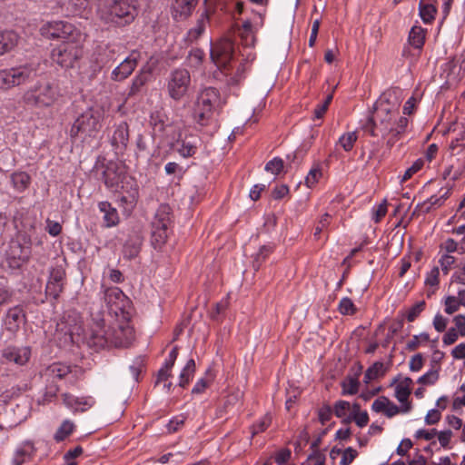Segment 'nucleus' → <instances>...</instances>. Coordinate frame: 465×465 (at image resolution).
<instances>
[{"label":"nucleus","instance_id":"45","mask_svg":"<svg viewBox=\"0 0 465 465\" xmlns=\"http://www.w3.org/2000/svg\"><path fill=\"white\" fill-rule=\"evenodd\" d=\"M437 12L436 7L431 4H425L423 0L420 3V15L422 21L426 24L432 22L435 18Z\"/></svg>","mask_w":465,"mask_h":465},{"label":"nucleus","instance_id":"33","mask_svg":"<svg viewBox=\"0 0 465 465\" xmlns=\"http://www.w3.org/2000/svg\"><path fill=\"white\" fill-rule=\"evenodd\" d=\"M412 384V380L409 377H405L400 381L395 387L394 396L402 405L406 404V402H410L408 399L411 393Z\"/></svg>","mask_w":465,"mask_h":465},{"label":"nucleus","instance_id":"37","mask_svg":"<svg viewBox=\"0 0 465 465\" xmlns=\"http://www.w3.org/2000/svg\"><path fill=\"white\" fill-rule=\"evenodd\" d=\"M72 30H63L60 39L64 41L62 43H83L85 39V35L76 28L72 24Z\"/></svg>","mask_w":465,"mask_h":465},{"label":"nucleus","instance_id":"61","mask_svg":"<svg viewBox=\"0 0 465 465\" xmlns=\"http://www.w3.org/2000/svg\"><path fill=\"white\" fill-rule=\"evenodd\" d=\"M389 401H390V399L385 396L379 397L378 399H376L373 401V403L371 405V410L377 413H380V412L384 413L386 407L389 404Z\"/></svg>","mask_w":465,"mask_h":465},{"label":"nucleus","instance_id":"13","mask_svg":"<svg viewBox=\"0 0 465 465\" xmlns=\"http://www.w3.org/2000/svg\"><path fill=\"white\" fill-rule=\"evenodd\" d=\"M200 138L197 135L179 132L176 140L171 143V148L183 157L193 156L198 148Z\"/></svg>","mask_w":465,"mask_h":465},{"label":"nucleus","instance_id":"41","mask_svg":"<svg viewBox=\"0 0 465 465\" xmlns=\"http://www.w3.org/2000/svg\"><path fill=\"white\" fill-rule=\"evenodd\" d=\"M11 181L16 191L23 192L30 184L31 178L26 173L19 172L12 174Z\"/></svg>","mask_w":465,"mask_h":465},{"label":"nucleus","instance_id":"35","mask_svg":"<svg viewBox=\"0 0 465 465\" xmlns=\"http://www.w3.org/2000/svg\"><path fill=\"white\" fill-rule=\"evenodd\" d=\"M208 22L209 16L207 13H203L197 19L196 25L188 31L186 35V41L189 43H193L194 41H196L204 32Z\"/></svg>","mask_w":465,"mask_h":465},{"label":"nucleus","instance_id":"64","mask_svg":"<svg viewBox=\"0 0 465 465\" xmlns=\"http://www.w3.org/2000/svg\"><path fill=\"white\" fill-rule=\"evenodd\" d=\"M357 454H358L357 451L355 450H353L352 448H351V447L347 448L342 453V457L340 461L341 465L351 464L353 461V460L356 458Z\"/></svg>","mask_w":465,"mask_h":465},{"label":"nucleus","instance_id":"15","mask_svg":"<svg viewBox=\"0 0 465 465\" xmlns=\"http://www.w3.org/2000/svg\"><path fill=\"white\" fill-rule=\"evenodd\" d=\"M140 59L141 53L137 50H133L129 55L114 69L111 78L117 82L126 79L134 72Z\"/></svg>","mask_w":465,"mask_h":465},{"label":"nucleus","instance_id":"44","mask_svg":"<svg viewBox=\"0 0 465 465\" xmlns=\"http://www.w3.org/2000/svg\"><path fill=\"white\" fill-rule=\"evenodd\" d=\"M360 382L357 377L348 376L341 382L343 395H354L359 391Z\"/></svg>","mask_w":465,"mask_h":465},{"label":"nucleus","instance_id":"12","mask_svg":"<svg viewBox=\"0 0 465 465\" xmlns=\"http://www.w3.org/2000/svg\"><path fill=\"white\" fill-rule=\"evenodd\" d=\"M10 88L33 81L37 75V64H26L7 69Z\"/></svg>","mask_w":465,"mask_h":465},{"label":"nucleus","instance_id":"14","mask_svg":"<svg viewBox=\"0 0 465 465\" xmlns=\"http://www.w3.org/2000/svg\"><path fill=\"white\" fill-rule=\"evenodd\" d=\"M104 302L108 308L109 313L118 315L123 312L129 301L124 293L118 287H111L104 291Z\"/></svg>","mask_w":465,"mask_h":465},{"label":"nucleus","instance_id":"47","mask_svg":"<svg viewBox=\"0 0 465 465\" xmlns=\"http://www.w3.org/2000/svg\"><path fill=\"white\" fill-rule=\"evenodd\" d=\"M357 139L358 135L356 132H348L340 137L338 143L344 151L350 152L353 148Z\"/></svg>","mask_w":465,"mask_h":465},{"label":"nucleus","instance_id":"2","mask_svg":"<svg viewBox=\"0 0 465 465\" xmlns=\"http://www.w3.org/2000/svg\"><path fill=\"white\" fill-rule=\"evenodd\" d=\"M136 0H102L96 9L98 19L111 27L131 25L138 15Z\"/></svg>","mask_w":465,"mask_h":465},{"label":"nucleus","instance_id":"10","mask_svg":"<svg viewBox=\"0 0 465 465\" xmlns=\"http://www.w3.org/2000/svg\"><path fill=\"white\" fill-rule=\"evenodd\" d=\"M234 44L229 37L222 38L211 48V58L220 68H225L232 59Z\"/></svg>","mask_w":465,"mask_h":465},{"label":"nucleus","instance_id":"48","mask_svg":"<svg viewBox=\"0 0 465 465\" xmlns=\"http://www.w3.org/2000/svg\"><path fill=\"white\" fill-rule=\"evenodd\" d=\"M74 429V424L69 420H64L61 426L58 428L54 434V440L56 441L64 440L67 436H69Z\"/></svg>","mask_w":465,"mask_h":465},{"label":"nucleus","instance_id":"7","mask_svg":"<svg viewBox=\"0 0 465 465\" xmlns=\"http://www.w3.org/2000/svg\"><path fill=\"white\" fill-rule=\"evenodd\" d=\"M191 76L186 69H176L169 76L167 90L171 98L179 101L183 98L190 87Z\"/></svg>","mask_w":465,"mask_h":465},{"label":"nucleus","instance_id":"16","mask_svg":"<svg viewBox=\"0 0 465 465\" xmlns=\"http://www.w3.org/2000/svg\"><path fill=\"white\" fill-rule=\"evenodd\" d=\"M58 3L69 15L87 17L91 12L89 0H59Z\"/></svg>","mask_w":465,"mask_h":465},{"label":"nucleus","instance_id":"58","mask_svg":"<svg viewBox=\"0 0 465 465\" xmlns=\"http://www.w3.org/2000/svg\"><path fill=\"white\" fill-rule=\"evenodd\" d=\"M455 262V257L450 254H444L440 257L439 262L444 274L449 273Z\"/></svg>","mask_w":465,"mask_h":465},{"label":"nucleus","instance_id":"34","mask_svg":"<svg viewBox=\"0 0 465 465\" xmlns=\"http://www.w3.org/2000/svg\"><path fill=\"white\" fill-rule=\"evenodd\" d=\"M213 112L214 111L210 109V107L201 106L199 103L195 102L193 117L198 124L206 126L212 120Z\"/></svg>","mask_w":465,"mask_h":465},{"label":"nucleus","instance_id":"42","mask_svg":"<svg viewBox=\"0 0 465 465\" xmlns=\"http://www.w3.org/2000/svg\"><path fill=\"white\" fill-rule=\"evenodd\" d=\"M168 228H153L152 227V244L155 249L161 248L168 238Z\"/></svg>","mask_w":465,"mask_h":465},{"label":"nucleus","instance_id":"19","mask_svg":"<svg viewBox=\"0 0 465 465\" xmlns=\"http://www.w3.org/2000/svg\"><path fill=\"white\" fill-rule=\"evenodd\" d=\"M62 399L64 404L74 412H84L94 404L92 397H75L70 393H63Z\"/></svg>","mask_w":465,"mask_h":465},{"label":"nucleus","instance_id":"4","mask_svg":"<svg viewBox=\"0 0 465 465\" xmlns=\"http://www.w3.org/2000/svg\"><path fill=\"white\" fill-rule=\"evenodd\" d=\"M104 116L103 107L93 106L88 108L78 115L74 122L70 130V137L72 139L80 138L83 141L88 138H95L102 127Z\"/></svg>","mask_w":465,"mask_h":465},{"label":"nucleus","instance_id":"46","mask_svg":"<svg viewBox=\"0 0 465 465\" xmlns=\"http://www.w3.org/2000/svg\"><path fill=\"white\" fill-rule=\"evenodd\" d=\"M412 406L411 402H406V404L401 407H398L391 401H389V404L386 407L384 415L388 418H392L399 413H408L411 411Z\"/></svg>","mask_w":465,"mask_h":465},{"label":"nucleus","instance_id":"5","mask_svg":"<svg viewBox=\"0 0 465 465\" xmlns=\"http://www.w3.org/2000/svg\"><path fill=\"white\" fill-rule=\"evenodd\" d=\"M81 43H61L52 51V59L64 68H72L82 56Z\"/></svg>","mask_w":465,"mask_h":465},{"label":"nucleus","instance_id":"18","mask_svg":"<svg viewBox=\"0 0 465 465\" xmlns=\"http://www.w3.org/2000/svg\"><path fill=\"white\" fill-rule=\"evenodd\" d=\"M64 276L65 272L62 268H54L50 272L49 280L46 284V294L56 299L63 291Z\"/></svg>","mask_w":465,"mask_h":465},{"label":"nucleus","instance_id":"50","mask_svg":"<svg viewBox=\"0 0 465 465\" xmlns=\"http://www.w3.org/2000/svg\"><path fill=\"white\" fill-rule=\"evenodd\" d=\"M439 380V371L437 369H431L427 371L424 375L420 376L418 382L422 385H432Z\"/></svg>","mask_w":465,"mask_h":465},{"label":"nucleus","instance_id":"26","mask_svg":"<svg viewBox=\"0 0 465 465\" xmlns=\"http://www.w3.org/2000/svg\"><path fill=\"white\" fill-rule=\"evenodd\" d=\"M25 319V313L20 307L10 309L6 314L5 324L8 331L15 332Z\"/></svg>","mask_w":465,"mask_h":465},{"label":"nucleus","instance_id":"32","mask_svg":"<svg viewBox=\"0 0 465 465\" xmlns=\"http://www.w3.org/2000/svg\"><path fill=\"white\" fill-rule=\"evenodd\" d=\"M72 24L64 21H53L42 27L44 35L51 38H60L63 30H72Z\"/></svg>","mask_w":465,"mask_h":465},{"label":"nucleus","instance_id":"56","mask_svg":"<svg viewBox=\"0 0 465 465\" xmlns=\"http://www.w3.org/2000/svg\"><path fill=\"white\" fill-rule=\"evenodd\" d=\"M204 56L203 51L198 48L191 50L188 55V61L191 66L197 67L201 64Z\"/></svg>","mask_w":465,"mask_h":465},{"label":"nucleus","instance_id":"62","mask_svg":"<svg viewBox=\"0 0 465 465\" xmlns=\"http://www.w3.org/2000/svg\"><path fill=\"white\" fill-rule=\"evenodd\" d=\"M422 166H423V161L420 159H419L415 163H413V164L405 171V173L402 176V179H401V183H404L407 180H409L410 178H411V176L414 173H416L418 171H420Z\"/></svg>","mask_w":465,"mask_h":465},{"label":"nucleus","instance_id":"23","mask_svg":"<svg viewBox=\"0 0 465 465\" xmlns=\"http://www.w3.org/2000/svg\"><path fill=\"white\" fill-rule=\"evenodd\" d=\"M197 0H174L173 15L175 19H184L192 14Z\"/></svg>","mask_w":465,"mask_h":465},{"label":"nucleus","instance_id":"51","mask_svg":"<svg viewBox=\"0 0 465 465\" xmlns=\"http://www.w3.org/2000/svg\"><path fill=\"white\" fill-rule=\"evenodd\" d=\"M272 418L269 414L264 415L257 423L252 427V436L264 431L271 424Z\"/></svg>","mask_w":465,"mask_h":465},{"label":"nucleus","instance_id":"6","mask_svg":"<svg viewBox=\"0 0 465 465\" xmlns=\"http://www.w3.org/2000/svg\"><path fill=\"white\" fill-rule=\"evenodd\" d=\"M402 101V91L400 88H393L385 91L374 104V115L400 114V106Z\"/></svg>","mask_w":465,"mask_h":465},{"label":"nucleus","instance_id":"49","mask_svg":"<svg viewBox=\"0 0 465 465\" xmlns=\"http://www.w3.org/2000/svg\"><path fill=\"white\" fill-rule=\"evenodd\" d=\"M339 312L344 315H352L356 312V308L352 301L345 297L340 301Z\"/></svg>","mask_w":465,"mask_h":465},{"label":"nucleus","instance_id":"9","mask_svg":"<svg viewBox=\"0 0 465 465\" xmlns=\"http://www.w3.org/2000/svg\"><path fill=\"white\" fill-rule=\"evenodd\" d=\"M24 98L25 103L30 105L50 106L56 98V91L50 84L46 83L27 91Z\"/></svg>","mask_w":465,"mask_h":465},{"label":"nucleus","instance_id":"54","mask_svg":"<svg viewBox=\"0 0 465 465\" xmlns=\"http://www.w3.org/2000/svg\"><path fill=\"white\" fill-rule=\"evenodd\" d=\"M322 174V170L318 165L315 167H312L310 170L307 176L305 177V184L307 185V187H309V188L312 187L319 181Z\"/></svg>","mask_w":465,"mask_h":465},{"label":"nucleus","instance_id":"43","mask_svg":"<svg viewBox=\"0 0 465 465\" xmlns=\"http://www.w3.org/2000/svg\"><path fill=\"white\" fill-rule=\"evenodd\" d=\"M194 371L195 361L193 359H190L180 374L179 386L184 388L189 383L190 380L193 378Z\"/></svg>","mask_w":465,"mask_h":465},{"label":"nucleus","instance_id":"57","mask_svg":"<svg viewBox=\"0 0 465 465\" xmlns=\"http://www.w3.org/2000/svg\"><path fill=\"white\" fill-rule=\"evenodd\" d=\"M388 203L387 200L384 199L381 204L377 206V208L373 209L372 213V220L378 223L386 215L388 211Z\"/></svg>","mask_w":465,"mask_h":465},{"label":"nucleus","instance_id":"63","mask_svg":"<svg viewBox=\"0 0 465 465\" xmlns=\"http://www.w3.org/2000/svg\"><path fill=\"white\" fill-rule=\"evenodd\" d=\"M350 409L351 405L348 401H338L334 405V413L337 417L342 418Z\"/></svg>","mask_w":465,"mask_h":465},{"label":"nucleus","instance_id":"8","mask_svg":"<svg viewBox=\"0 0 465 465\" xmlns=\"http://www.w3.org/2000/svg\"><path fill=\"white\" fill-rule=\"evenodd\" d=\"M69 373L70 368L60 362H54L45 370L43 377L46 381L45 397L47 401H51L56 396L59 391L57 381L64 379Z\"/></svg>","mask_w":465,"mask_h":465},{"label":"nucleus","instance_id":"3","mask_svg":"<svg viewBox=\"0 0 465 465\" xmlns=\"http://www.w3.org/2000/svg\"><path fill=\"white\" fill-rule=\"evenodd\" d=\"M408 119L400 114L395 115H374L371 117L366 124V130H368L371 136L381 135L383 139H386V145L391 148L395 143L405 133Z\"/></svg>","mask_w":465,"mask_h":465},{"label":"nucleus","instance_id":"25","mask_svg":"<svg viewBox=\"0 0 465 465\" xmlns=\"http://www.w3.org/2000/svg\"><path fill=\"white\" fill-rule=\"evenodd\" d=\"M171 222V207L167 204H162L155 213L154 218L152 222V227L169 229Z\"/></svg>","mask_w":465,"mask_h":465},{"label":"nucleus","instance_id":"52","mask_svg":"<svg viewBox=\"0 0 465 465\" xmlns=\"http://www.w3.org/2000/svg\"><path fill=\"white\" fill-rule=\"evenodd\" d=\"M426 302L424 301H420L415 303L412 307H411L407 312V320L409 322H414L416 318L423 312L425 309Z\"/></svg>","mask_w":465,"mask_h":465},{"label":"nucleus","instance_id":"1","mask_svg":"<svg viewBox=\"0 0 465 465\" xmlns=\"http://www.w3.org/2000/svg\"><path fill=\"white\" fill-rule=\"evenodd\" d=\"M92 326L87 337V343L90 347L103 349L105 347H126L133 340V328L127 323L115 324L105 329L104 312L91 311Z\"/></svg>","mask_w":465,"mask_h":465},{"label":"nucleus","instance_id":"22","mask_svg":"<svg viewBox=\"0 0 465 465\" xmlns=\"http://www.w3.org/2000/svg\"><path fill=\"white\" fill-rule=\"evenodd\" d=\"M27 255L18 242H13L6 252V260L12 268L20 267L25 261Z\"/></svg>","mask_w":465,"mask_h":465},{"label":"nucleus","instance_id":"31","mask_svg":"<svg viewBox=\"0 0 465 465\" xmlns=\"http://www.w3.org/2000/svg\"><path fill=\"white\" fill-rule=\"evenodd\" d=\"M149 76L150 69L146 67L142 68L132 82V84L128 92V96H135L138 94H140L145 84L148 82Z\"/></svg>","mask_w":465,"mask_h":465},{"label":"nucleus","instance_id":"20","mask_svg":"<svg viewBox=\"0 0 465 465\" xmlns=\"http://www.w3.org/2000/svg\"><path fill=\"white\" fill-rule=\"evenodd\" d=\"M129 141V127L125 122L118 124L112 136V145L120 153L126 150Z\"/></svg>","mask_w":465,"mask_h":465},{"label":"nucleus","instance_id":"28","mask_svg":"<svg viewBox=\"0 0 465 465\" xmlns=\"http://www.w3.org/2000/svg\"><path fill=\"white\" fill-rule=\"evenodd\" d=\"M19 36L14 31L0 32V56L12 51L18 44Z\"/></svg>","mask_w":465,"mask_h":465},{"label":"nucleus","instance_id":"53","mask_svg":"<svg viewBox=\"0 0 465 465\" xmlns=\"http://www.w3.org/2000/svg\"><path fill=\"white\" fill-rule=\"evenodd\" d=\"M445 312L447 314H453L456 312L461 305L458 296H448L444 302Z\"/></svg>","mask_w":465,"mask_h":465},{"label":"nucleus","instance_id":"30","mask_svg":"<svg viewBox=\"0 0 465 465\" xmlns=\"http://www.w3.org/2000/svg\"><path fill=\"white\" fill-rule=\"evenodd\" d=\"M459 62L455 56L443 64L442 74H445L447 82H458L463 77V74H460Z\"/></svg>","mask_w":465,"mask_h":465},{"label":"nucleus","instance_id":"59","mask_svg":"<svg viewBox=\"0 0 465 465\" xmlns=\"http://www.w3.org/2000/svg\"><path fill=\"white\" fill-rule=\"evenodd\" d=\"M143 367V359L140 356L136 357L133 361V363L129 366L131 375L135 381H138V378H139V375H140V372H141Z\"/></svg>","mask_w":465,"mask_h":465},{"label":"nucleus","instance_id":"11","mask_svg":"<svg viewBox=\"0 0 465 465\" xmlns=\"http://www.w3.org/2000/svg\"><path fill=\"white\" fill-rule=\"evenodd\" d=\"M139 199V185L132 177H125L122 181L120 203L128 213H131L137 204Z\"/></svg>","mask_w":465,"mask_h":465},{"label":"nucleus","instance_id":"29","mask_svg":"<svg viewBox=\"0 0 465 465\" xmlns=\"http://www.w3.org/2000/svg\"><path fill=\"white\" fill-rule=\"evenodd\" d=\"M99 210L104 213V222L106 227H113L118 224L119 215L117 210L108 202H101L98 204Z\"/></svg>","mask_w":465,"mask_h":465},{"label":"nucleus","instance_id":"39","mask_svg":"<svg viewBox=\"0 0 465 465\" xmlns=\"http://www.w3.org/2000/svg\"><path fill=\"white\" fill-rule=\"evenodd\" d=\"M450 189L448 188L440 197L431 196L430 199L423 202L420 207L422 208L423 212L430 213L433 207L441 206L444 201L450 196Z\"/></svg>","mask_w":465,"mask_h":465},{"label":"nucleus","instance_id":"17","mask_svg":"<svg viewBox=\"0 0 465 465\" xmlns=\"http://www.w3.org/2000/svg\"><path fill=\"white\" fill-rule=\"evenodd\" d=\"M31 350L29 347H7L3 350L2 357L8 362L17 365H25L30 359Z\"/></svg>","mask_w":465,"mask_h":465},{"label":"nucleus","instance_id":"36","mask_svg":"<svg viewBox=\"0 0 465 465\" xmlns=\"http://www.w3.org/2000/svg\"><path fill=\"white\" fill-rule=\"evenodd\" d=\"M35 451L34 445L31 442L24 443L17 450L15 451L13 462L15 465H21L27 459H29Z\"/></svg>","mask_w":465,"mask_h":465},{"label":"nucleus","instance_id":"40","mask_svg":"<svg viewBox=\"0 0 465 465\" xmlns=\"http://www.w3.org/2000/svg\"><path fill=\"white\" fill-rule=\"evenodd\" d=\"M425 41V30L420 26H413L409 35L410 44L417 48L420 49Z\"/></svg>","mask_w":465,"mask_h":465},{"label":"nucleus","instance_id":"55","mask_svg":"<svg viewBox=\"0 0 465 465\" xmlns=\"http://www.w3.org/2000/svg\"><path fill=\"white\" fill-rule=\"evenodd\" d=\"M282 169L283 161L279 157L273 158L272 160L269 161L265 165V170L275 175L279 174Z\"/></svg>","mask_w":465,"mask_h":465},{"label":"nucleus","instance_id":"27","mask_svg":"<svg viewBox=\"0 0 465 465\" xmlns=\"http://www.w3.org/2000/svg\"><path fill=\"white\" fill-rule=\"evenodd\" d=\"M103 180L106 187L113 189L124 181L115 163H109L103 172Z\"/></svg>","mask_w":465,"mask_h":465},{"label":"nucleus","instance_id":"60","mask_svg":"<svg viewBox=\"0 0 465 465\" xmlns=\"http://www.w3.org/2000/svg\"><path fill=\"white\" fill-rule=\"evenodd\" d=\"M440 271L438 267H433L428 273L425 279V284L431 287L439 285Z\"/></svg>","mask_w":465,"mask_h":465},{"label":"nucleus","instance_id":"21","mask_svg":"<svg viewBox=\"0 0 465 465\" xmlns=\"http://www.w3.org/2000/svg\"><path fill=\"white\" fill-rule=\"evenodd\" d=\"M196 102L201 106H207L214 111L220 104L219 92L213 87L205 88L199 94Z\"/></svg>","mask_w":465,"mask_h":465},{"label":"nucleus","instance_id":"24","mask_svg":"<svg viewBox=\"0 0 465 465\" xmlns=\"http://www.w3.org/2000/svg\"><path fill=\"white\" fill-rule=\"evenodd\" d=\"M238 35L242 45L246 47H252L256 42L255 30L250 21H245L242 26L237 29Z\"/></svg>","mask_w":465,"mask_h":465},{"label":"nucleus","instance_id":"38","mask_svg":"<svg viewBox=\"0 0 465 465\" xmlns=\"http://www.w3.org/2000/svg\"><path fill=\"white\" fill-rule=\"evenodd\" d=\"M386 371L387 368L384 364L381 361H376L365 371L363 381L369 383L371 381L383 376Z\"/></svg>","mask_w":465,"mask_h":465}]
</instances>
